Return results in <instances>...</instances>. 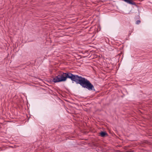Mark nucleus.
Here are the masks:
<instances>
[{"instance_id":"1","label":"nucleus","mask_w":152,"mask_h":152,"mask_svg":"<svg viewBox=\"0 0 152 152\" xmlns=\"http://www.w3.org/2000/svg\"><path fill=\"white\" fill-rule=\"evenodd\" d=\"M68 78L76 84L80 85L83 88L87 89L89 91H95L94 86L87 79L81 76L74 75L70 72H63L60 75L55 77L53 79L54 83L65 81Z\"/></svg>"},{"instance_id":"2","label":"nucleus","mask_w":152,"mask_h":152,"mask_svg":"<svg viewBox=\"0 0 152 152\" xmlns=\"http://www.w3.org/2000/svg\"><path fill=\"white\" fill-rule=\"evenodd\" d=\"M100 136L102 137H104L108 135L107 133L105 132L102 131L99 133Z\"/></svg>"},{"instance_id":"3","label":"nucleus","mask_w":152,"mask_h":152,"mask_svg":"<svg viewBox=\"0 0 152 152\" xmlns=\"http://www.w3.org/2000/svg\"><path fill=\"white\" fill-rule=\"evenodd\" d=\"M128 4H135V3L132 0H123Z\"/></svg>"},{"instance_id":"4","label":"nucleus","mask_w":152,"mask_h":152,"mask_svg":"<svg viewBox=\"0 0 152 152\" xmlns=\"http://www.w3.org/2000/svg\"><path fill=\"white\" fill-rule=\"evenodd\" d=\"M141 22V21L140 20H137L136 22V24H139Z\"/></svg>"},{"instance_id":"5","label":"nucleus","mask_w":152,"mask_h":152,"mask_svg":"<svg viewBox=\"0 0 152 152\" xmlns=\"http://www.w3.org/2000/svg\"><path fill=\"white\" fill-rule=\"evenodd\" d=\"M135 6H136V4H135Z\"/></svg>"}]
</instances>
